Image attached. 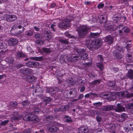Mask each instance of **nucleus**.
I'll list each match as a JSON object with an SVG mask.
<instances>
[{
    "mask_svg": "<svg viewBox=\"0 0 133 133\" xmlns=\"http://www.w3.org/2000/svg\"><path fill=\"white\" fill-rule=\"evenodd\" d=\"M89 28L85 25H82L77 29L78 33V37L80 38H84L87 33Z\"/></svg>",
    "mask_w": 133,
    "mask_h": 133,
    "instance_id": "nucleus-1",
    "label": "nucleus"
},
{
    "mask_svg": "<svg viewBox=\"0 0 133 133\" xmlns=\"http://www.w3.org/2000/svg\"><path fill=\"white\" fill-rule=\"evenodd\" d=\"M102 43L101 39H97L92 41L89 46V49L92 51L97 49L100 46Z\"/></svg>",
    "mask_w": 133,
    "mask_h": 133,
    "instance_id": "nucleus-2",
    "label": "nucleus"
},
{
    "mask_svg": "<svg viewBox=\"0 0 133 133\" xmlns=\"http://www.w3.org/2000/svg\"><path fill=\"white\" fill-rule=\"evenodd\" d=\"M71 23L70 20L65 19L62 20L58 25V27L61 29L65 30L70 27Z\"/></svg>",
    "mask_w": 133,
    "mask_h": 133,
    "instance_id": "nucleus-3",
    "label": "nucleus"
},
{
    "mask_svg": "<svg viewBox=\"0 0 133 133\" xmlns=\"http://www.w3.org/2000/svg\"><path fill=\"white\" fill-rule=\"evenodd\" d=\"M77 94L76 90L74 88H72L65 90L64 92V95L66 98H71L72 97V96H75Z\"/></svg>",
    "mask_w": 133,
    "mask_h": 133,
    "instance_id": "nucleus-4",
    "label": "nucleus"
},
{
    "mask_svg": "<svg viewBox=\"0 0 133 133\" xmlns=\"http://www.w3.org/2000/svg\"><path fill=\"white\" fill-rule=\"evenodd\" d=\"M26 66L30 68H36L39 66V63L35 61H28L25 63Z\"/></svg>",
    "mask_w": 133,
    "mask_h": 133,
    "instance_id": "nucleus-5",
    "label": "nucleus"
},
{
    "mask_svg": "<svg viewBox=\"0 0 133 133\" xmlns=\"http://www.w3.org/2000/svg\"><path fill=\"white\" fill-rule=\"evenodd\" d=\"M116 112H121L125 111V108L122 105L121 103H118L114 109Z\"/></svg>",
    "mask_w": 133,
    "mask_h": 133,
    "instance_id": "nucleus-6",
    "label": "nucleus"
},
{
    "mask_svg": "<svg viewBox=\"0 0 133 133\" xmlns=\"http://www.w3.org/2000/svg\"><path fill=\"white\" fill-rule=\"evenodd\" d=\"M21 72L25 75L28 76L31 72V70L27 68H22L20 69Z\"/></svg>",
    "mask_w": 133,
    "mask_h": 133,
    "instance_id": "nucleus-7",
    "label": "nucleus"
},
{
    "mask_svg": "<svg viewBox=\"0 0 133 133\" xmlns=\"http://www.w3.org/2000/svg\"><path fill=\"white\" fill-rule=\"evenodd\" d=\"M18 41L16 39L11 38L8 40V43L10 46H14L17 44Z\"/></svg>",
    "mask_w": 133,
    "mask_h": 133,
    "instance_id": "nucleus-8",
    "label": "nucleus"
},
{
    "mask_svg": "<svg viewBox=\"0 0 133 133\" xmlns=\"http://www.w3.org/2000/svg\"><path fill=\"white\" fill-rule=\"evenodd\" d=\"M103 26L105 30H109L110 31H113L115 29L114 26H112L111 25L108 23H104Z\"/></svg>",
    "mask_w": 133,
    "mask_h": 133,
    "instance_id": "nucleus-9",
    "label": "nucleus"
},
{
    "mask_svg": "<svg viewBox=\"0 0 133 133\" xmlns=\"http://www.w3.org/2000/svg\"><path fill=\"white\" fill-rule=\"evenodd\" d=\"M47 128V129L51 132H56L59 130L57 127L53 125L48 126Z\"/></svg>",
    "mask_w": 133,
    "mask_h": 133,
    "instance_id": "nucleus-10",
    "label": "nucleus"
},
{
    "mask_svg": "<svg viewBox=\"0 0 133 133\" xmlns=\"http://www.w3.org/2000/svg\"><path fill=\"white\" fill-rule=\"evenodd\" d=\"M17 18V16L15 15H8L6 16V19L7 21L11 22L15 21Z\"/></svg>",
    "mask_w": 133,
    "mask_h": 133,
    "instance_id": "nucleus-11",
    "label": "nucleus"
},
{
    "mask_svg": "<svg viewBox=\"0 0 133 133\" xmlns=\"http://www.w3.org/2000/svg\"><path fill=\"white\" fill-rule=\"evenodd\" d=\"M114 107L113 105H109L103 107L101 108V110L103 111H107L111 110L114 109Z\"/></svg>",
    "mask_w": 133,
    "mask_h": 133,
    "instance_id": "nucleus-12",
    "label": "nucleus"
},
{
    "mask_svg": "<svg viewBox=\"0 0 133 133\" xmlns=\"http://www.w3.org/2000/svg\"><path fill=\"white\" fill-rule=\"evenodd\" d=\"M114 39L113 37L109 36L105 37V41L108 44H111L113 43Z\"/></svg>",
    "mask_w": 133,
    "mask_h": 133,
    "instance_id": "nucleus-13",
    "label": "nucleus"
},
{
    "mask_svg": "<svg viewBox=\"0 0 133 133\" xmlns=\"http://www.w3.org/2000/svg\"><path fill=\"white\" fill-rule=\"evenodd\" d=\"M44 33L45 37L47 38L50 39L51 37V31L47 29H45L44 30Z\"/></svg>",
    "mask_w": 133,
    "mask_h": 133,
    "instance_id": "nucleus-14",
    "label": "nucleus"
},
{
    "mask_svg": "<svg viewBox=\"0 0 133 133\" xmlns=\"http://www.w3.org/2000/svg\"><path fill=\"white\" fill-rule=\"evenodd\" d=\"M79 133H88L89 131L87 128L82 127L79 128Z\"/></svg>",
    "mask_w": 133,
    "mask_h": 133,
    "instance_id": "nucleus-15",
    "label": "nucleus"
},
{
    "mask_svg": "<svg viewBox=\"0 0 133 133\" xmlns=\"http://www.w3.org/2000/svg\"><path fill=\"white\" fill-rule=\"evenodd\" d=\"M69 58L71 59V60L72 59V60L79 59L80 58L79 55L76 54H73L70 55Z\"/></svg>",
    "mask_w": 133,
    "mask_h": 133,
    "instance_id": "nucleus-16",
    "label": "nucleus"
},
{
    "mask_svg": "<svg viewBox=\"0 0 133 133\" xmlns=\"http://www.w3.org/2000/svg\"><path fill=\"white\" fill-rule=\"evenodd\" d=\"M126 77L130 79H133V70L130 69L126 75Z\"/></svg>",
    "mask_w": 133,
    "mask_h": 133,
    "instance_id": "nucleus-17",
    "label": "nucleus"
},
{
    "mask_svg": "<svg viewBox=\"0 0 133 133\" xmlns=\"http://www.w3.org/2000/svg\"><path fill=\"white\" fill-rule=\"evenodd\" d=\"M126 108L127 109H130V113L133 114V103H130L127 105Z\"/></svg>",
    "mask_w": 133,
    "mask_h": 133,
    "instance_id": "nucleus-18",
    "label": "nucleus"
},
{
    "mask_svg": "<svg viewBox=\"0 0 133 133\" xmlns=\"http://www.w3.org/2000/svg\"><path fill=\"white\" fill-rule=\"evenodd\" d=\"M114 54L115 58L118 59H120L122 58V55L117 51H114Z\"/></svg>",
    "mask_w": 133,
    "mask_h": 133,
    "instance_id": "nucleus-19",
    "label": "nucleus"
},
{
    "mask_svg": "<svg viewBox=\"0 0 133 133\" xmlns=\"http://www.w3.org/2000/svg\"><path fill=\"white\" fill-rule=\"evenodd\" d=\"M128 117L127 115L125 113H124L121 115V116L119 118L118 121L119 122H122L124 120V119L127 118Z\"/></svg>",
    "mask_w": 133,
    "mask_h": 133,
    "instance_id": "nucleus-20",
    "label": "nucleus"
},
{
    "mask_svg": "<svg viewBox=\"0 0 133 133\" xmlns=\"http://www.w3.org/2000/svg\"><path fill=\"white\" fill-rule=\"evenodd\" d=\"M100 34V32L98 33H91L89 35V37L90 38H96L99 36Z\"/></svg>",
    "mask_w": 133,
    "mask_h": 133,
    "instance_id": "nucleus-21",
    "label": "nucleus"
},
{
    "mask_svg": "<svg viewBox=\"0 0 133 133\" xmlns=\"http://www.w3.org/2000/svg\"><path fill=\"white\" fill-rule=\"evenodd\" d=\"M123 94L124 96L127 98L133 97V93H129L127 91H125L123 92Z\"/></svg>",
    "mask_w": 133,
    "mask_h": 133,
    "instance_id": "nucleus-22",
    "label": "nucleus"
},
{
    "mask_svg": "<svg viewBox=\"0 0 133 133\" xmlns=\"http://www.w3.org/2000/svg\"><path fill=\"white\" fill-rule=\"evenodd\" d=\"M7 45L6 43L4 42L0 43V49H5L7 48Z\"/></svg>",
    "mask_w": 133,
    "mask_h": 133,
    "instance_id": "nucleus-23",
    "label": "nucleus"
},
{
    "mask_svg": "<svg viewBox=\"0 0 133 133\" xmlns=\"http://www.w3.org/2000/svg\"><path fill=\"white\" fill-rule=\"evenodd\" d=\"M66 81L67 82L70 83V84L73 85L75 84L76 82L72 78H69L66 80Z\"/></svg>",
    "mask_w": 133,
    "mask_h": 133,
    "instance_id": "nucleus-24",
    "label": "nucleus"
},
{
    "mask_svg": "<svg viewBox=\"0 0 133 133\" xmlns=\"http://www.w3.org/2000/svg\"><path fill=\"white\" fill-rule=\"evenodd\" d=\"M88 56V54L86 53H84L82 54L81 55L80 57H79L82 60H84L88 59L87 56Z\"/></svg>",
    "mask_w": 133,
    "mask_h": 133,
    "instance_id": "nucleus-25",
    "label": "nucleus"
},
{
    "mask_svg": "<svg viewBox=\"0 0 133 133\" xmlns=\"http://www.w3.org/2000/svg\"><path fill=\"white\" fill-rule=\"evenodd\" d=\"M116 82L115 81H109L107 83V85L109 87H114L115 85Z\"/></svg>",
    "mask_w": 133,
    "mask_h": 133,
    "instance_id": "nucleus-26",
    "label": "nucleus"
},
{
    "mask_svg": "<svg viewBox=\"0 0 133 133\" xmlns=\"http://www.w3.org/2000/svg\"><path fill=\"white\" fill-rule=\"evenodd\" d=\"M17 56L21 58H23L25 57V54L22 52L18 51L17 53Z\"/></svg>",
    "mask_w": 133,
    "mask_h": 133,
    "instance_id": "nucleus-27",
    "label": "nucleus"
},
{
    "mask_svg": "<svg viewBox=\"0 0 133 133\" xmlns=\"http://www.w3.org/2000/svg\"><path fill=\"white\" fill-rule=\"evenodd\" d=\"M109 99L110 101L115 100L116 98V96L115 95L113 94L111 92H109Z\"/></svg>",
    "mask_w": 133,
    "mask_h": 133,
    "instance_id": "nucleus-28",
    "label": "nucleus"
},
{
    "mask_svg": "<svg viewBox=\"0 0 133 133\" xmlns=\"http://www.w3.org/2000/svg\"><path fill=\"white\" fill-rule=\"evenodd\" d=\"M61 111H64L68 110L69 109V106L65 105L62 106L61 108Z\"/></svg>",
    "mask_w": 133,
    "mask_h": 133,
    "instance_id": "nucleus-29",
    "label": "nucleus"
},
{
    "mask_svg": "<svg viewBox=\"0 0 133 133\" xmlns=\"http://www.w3.org/2000/svg\"><path fill=\"white\" fill-rule=\"evenodd\" d=\"M53 119V118L52 116H46L44 118V122H46L47 121H50V120H52Z\"/></svg>",
    "mask_w": 133,
    "mask_h": 133,
    "instance_id": "nucleus-30",
    "label": "nucleus"
},
{
    "mask_svg": "<svg viewBox=\"0 0 133 133\" xmlns=\"http://www.w3.org/2000/svg\"><path fill=\"white\" fill-rule=\"evenodd\" d=\"M30 121H37V119L36 118L37 116L34 114H32L30 116Z\"/></svg>",
    "mask_w": 133,
    "mask_h": 133,
    "instance_id": "nucleus-31",
    "label": "nucleus"
},
{
    "mask_svg": "<svg viewBox=\"0 0 133 133\" xmlns=\"http://www.w3.org/2000/svg\"><path fill=\"white\" fill-rule=\"evenodd\" d=\"M52 99L50 97H44L43 101L49 103L52 101Z\"/></svg>",
    "mask_w": 133,
    "mask_h": 133,
    "instance_id": "nucleus-32",
    "label": "nucleus"
},
{
    "mask_svg": "<svg viewBox=\"0 0 133 133\" xmlns=\"http://www.w3.org/2000/svg\"><path fill=\"white\" fill-rule=\"evenodd\" d=\"M6 61L9 64H12L13 63V58L11 57H8L6 59Z\"/></svg>",
    "mask_w": 133,
    "mask_h": 133,
    "instance_id": "nucleus-33",
    "label": "nucleus"
},
{
    "mask_svg": "<svg viewBox=\"0 0 133 133\" xmlns=\"http://www.w3.org/2000/svg\"><path fill=\"white\" fill-rule=\"evenodd\" d=\"M126 56V60L127 62L128 63H131L132 62V57L131 55L127 54Z\"/></svg>",
    "mask_w": 133,
    "mask_h": 133,
    "instance_id": "nucleus-34",
    "label": "nucleus"
},
{
    "mask_svg": "<svg viewBox=\"0 0 133 133\" xmlns=\"http://www.w3.org/2000/svg\"><path fill=\"white\" fill-rule=\"evenodd\" d=\"M114 126V124L113 123L107 124L106 125V127L110 130H112Z\"/></svg>",
    "mask_w": 133,
    "mask_h": 133,
    "instance_id": "nucleus-35",
    "label": "nucleus"
},
{
    "mask_svg": "<svg viewBox=\"0 0 133 133\" xmlns=\"http://www.w3.org/2000/svg\"><path fill=\"white\" fill-rule=\"evenodd\" d=\"M59 41L62 43L68 44L69 43L68 40L66 39H59Z\"/></svg>",
    "mask_w": 133,
    "mask_h": 133,
    "instance_id": "nucleus-36",
    "label": "nucleus"
},
{
    "mask_svg": "<svg viewBox=\"0 0 133 133\" xmlns=\"http://www.w3.org/2000/svg\"><path fill=\"white\" fill-rule=\"evenodd\" d=\"M28 80L29 82L33 83L36 81V78L35 76H32L30 77Z\"/></svg>",
    "mask_w": 133,
    "mask_h": 133,
    "instance_id": "nucleus-37",
    "label": "nucleus"
},
{
    "mask_svg": "<svg viewBox=\"0 0 133 133\" xmlns=\"http://www.w3.org/2000/svg\"><path fill=\"white\" fill-rule=\"evenodd\" d=\"M31 59L33 60L37 61H41L43 59L42 57H31Z\"/></svg>",
    "mask_w": 133,
    "mask_h": 133,
    "instance_id": "nucleus-38",
    "label": "nucleus"
},
{
    "mask_svg": "<svg viewBox=\"0 0 133 133\" xmlns=\"http://www.w3.org/2000/svg\"><path fill=\"white\" fill-rule=\"evenodd\" d=\"M22 116H14L11 118V120L12 122L18 120L20 118V117H22Z\"/></svg>",
    "mask_w": 133,
    "mask_h": 133,
    "instance_id": "nucleus-39",
    "label": "nucleus"
},
{
    "mask_svg": "<svg viewBox=\"0 0 133 133\" xmlns=\"http://www.w3.org/2000/svg\"><path fill=\"white\" fill-rule=\"evenodd\" d=\"M5 52L3 51L0 52V62L3 60V58L4 57Z\"/></svg>",
    "mask_w": 133,
    "mask_h": 133,
    "instance_id": "nucleus-40",
    "label": "nucleus"
},
{
    "mask_svg": "<svg viewBox=\"0 0 133 133\" xmlns=\"http://www.w3.org/2000/svg\"><path fill=\"white\" fill-rule=\"evenodd\" d=\"M97 95L96 94L93 93H89V94H87L85 96V98H88L91 95H93L94 96H97Z\"/></svg>",
    "mask_w": 133,
    "mask_h": 133,
    "instance_id": "nucleus-41",
    "label": "nucleus"
},
{
    "mask_svg": "<svg viewBox=\"0 0 133 133\" xmlns=\"http://www.w3.org/2000/svg\"><path fill=\"white\" fill-rule=\"evenodd\" d=\"M42 50L44 52L47 53H50L51 52L50 49L49 48H42Z\"/></svg>",
    "mask_w": 133,
    "mask_h": 133,
    "instance_id": "nucleus-42",
    "label": "nucleus"
},
{
    "mask_svg": "<svg viewBox=\"0 0 133 133\" xmlns=\"http://www.w3.org/2000/svg\"><path fill=\"white\" fill-rule=\"evenodd\" d=\"M102 104V103L101 102H98L94 103L93 105L96 107L98 108L101 107Z\"/></svg>",
    "mask_w": 133,
    "mask_h": 133,
    "instance_id": "nucleus-43",
    "label": "nucleus"
},
{
    "mask_svg": "<svg viewBox=\"0 0 133 133\" xmlns=\"http://www.w3.org/2000/svg\"><path fill=\"white\" fill-rule=\"evenodd\" d=\"M77 51L79 54H80L81 55L84 53H85V50L84 49H79L77 50Z\"/></svg>",
    "mask_w": 133,
    "mask_h": 133,
    "instance_id": "nucleus-44",
    "label": "nucleus"
},
{
    "mask_svg": "<svg viewBox=\"0 0 133 133\" xmlns=\"http://www.w3.org/2000/svg\"><path fill=\"white\" fill-rule=\"evenodd\" d=\"M124 32L126 33H128L130 32V29L128 28L127 27L124 26L123 27V30Z\"/></svg>",
    "mask_w": 133,
    "mask_h": 133,
    "instance_id": "nucleus-45",
    "label": "nucleus"
},
{
    "mask_svg": "<svg viewBox=\"0 0 133 133\" xmlns=\"http://www.w3.org/2000/svg\"><path fill=\"white\" fill-rule=\"evenodd\" d=\"M35 43L39 45H43L44 43V41L42 40H37L35 41Z\"/></svg>",
    "mask_w": 133,
    "mask_h": 133,
    "instance_id": "nucleus-46",
    "label": "nucleus"
},
{
    "mask_svg": "<svg viewBox=\"0 0 133 133\" xmlns=\"http://www.w3.org/2000/svg\"><path fill=\"white\" fill-rule=\"evenodd\" d=\"M100 19V22L101 23H105L107 21L106 18H105L103 16H102Z\"/></svg>",
    "mask_w": 133,
    "mask_h": 133,
    "instance_id": "nucleus-47",
    "label": "nucleus"
},
{
    "mask_svg": "<svg viewBox=\"0 0 133 133\" xmlns=\"http://www.w3.org/2000/svg\"><path fill=\"white\" fill-rule=\"evenodd\" d=\"M10 105L14 107H16L18 105V103L16 101L12 102L10 103Z\"/></svg>",
    "mask_w": 133,
    "mask_h": 133,
    "instance_id": "nucleus-48",
    "label": "nucleus"
},
{
    "mask_svg": "<svg viewBox=\"0 0 133 133\" xmlns=\"http://www.w3.org/2000/svg\"><path fill=\"white\" fill-rule=\"evenodd\" d=\"M54 88H47L46 91L48 92L52 93L54 92Z\"/></svg>",
    "mask_w": 133,
    "mask_h": 133,
    "instance_id": "nucleus-49",
    "label": "nucleus"
},
{
    "mask_svg": "<svg viewBox=\"0 0 133 133\" xmlns=\"http://www.w3.org/2000/svg\"><path fill=\"white\" fill-rule=\"evenodd\" d=\"M65 118H66L65 120V121L67 122H72V120L70 117L68 116H66Z\"/></svg>",
    "mask_w": 133,
    "mask_h": 133,
    "instance_id": "nucleus-50",
    "label": "nucleus"
},
{
    "mask_svg": "<svg viewBox=\"0 0 133 133\" xmlns=\"http://www.w3.org/2000/svg\"><path fill=\"white\" fill-rule=\"evenodd\" d=\"M97 66L101 70H102L103 69V65L102 63H98L97 65Z\"/></svg>",
    "mask_w": 133,
    "mask_h": 133,
    "instance_id": "nucleus-51",
    "label": "nucleus"
},
{
    "mask_svg": "<svg viewBox=\"0 0 133 133\" xmlns=\"http://www.w3.org/2000/svg\"><path fill=\"white\" fill-rule=\"evenodd\" d=\"M30 116L27 115H25L23 117V119L25 121H28L30 120Z\"/></svg>",
    "mask_w": 133,
    "mask_h": 133,
    "instance_id": "nucleus-52",
    "label": "nucleus"
},
{
    "mask_svg": "<svg viewBox=\"0 0 133 133\" xmlns=\"http://www.w3.org/2000/svg\"><path fill=\"white\" fill-rule=\"evenodd\" d=\"M131 47V44H128L125 46V48L127 49V51L129 52L130 50V48Z\"/></svg>",
    "mask_w": 133,
    "mask_h": 133,
    "instance_id": "nucleus-53",
    "label": "nucleus"
},
{
    "mask_svg": "<svg viewBox=\"0 0 133 133\" xmlns=\"http://www.w3.org/2000/svg\"><path fill=\"white\" fill-rule=\"evenodd\" d=\"M92 82L93 84L95 85L97 84L100 83H101V80L98 79L96 80L93 81Z\"/></svg>",
    "mask_w": 133,
    "mask_h": 133,
    "instance_id": "nucleus-54",
    "label": "nucleus"
},
{
    "mask_svg": "<svg viewBox=\"0 0 133 133\" xmlns=\"http://www.w3.org/2000/svg\"><path fill=\"white\" fill-rule=\"evenodd\" d=\"M90 41L89 40H87L86 41V45L89 49V46L90 44Z\"/></svg>",
    "mask_w": 133,
    "mask_h": 133,
    "instance_id": "nucleus-55",
    "label": "nucleus"
},
{
    "mask_svg": "<svg viewBox=\"0 0 133 133\" xmlns=\"http://www.w3.org/2000/svg\"><path fill=\"white\" fill-rule=\"evenodd\" d=\"M40 111V109L38 108H36L34 110V112L35 114H38Z\"/></svg>",
    "mask_w": 133,
    "mask_h": 133,
    "instance_id": "nucleus-56",
    "label": "nucleus"
},
{
    "mask_svg": "<svg viewBox=\"0 0 133 133\" xmlns=\"http://www.w3.org/2000/svg\"><path fill=\"white\" fill-rule=\"evenodd\" d=\"M123 25H120L118 26L115 29L116 30L119 29H122V30H123Z\"/></svg>",
    "mask_w": 133,
    "mask_h": 133,
    "instance_id": "nucleus-57",
    "label": "nucleus"
},
{
    "mask_svg": "<svg viewBox=\"0 0 133 133\" xmlns=\"http://www.w3.org/2000/svg\"><path fill=\"white\" fill-rule=\"evenodd\" d=\"M97 58L101 62L103 61V58L101 55H98L97 56Z\"/></svg>",
    "mask_w": 133,
    "mask_h": 133,
    "instance_id": "nucleus-58",
    "label": "nucleus"
},
{
    "mask_svg": "<svg viewBox=\"0 0 133 133\" xmlns=\"http://www.w3.org/2000/svg\"><path fill=\"white\" fill-rule=\"evenodd\" d=\"M9 122V120H6L2 121L1 122V125H4L7 124Z\"/></svg>",
    "mask_w": 133,
    "mask_h": 133,
    "instance_id": "nucleus-59",
    "label": "nucleus"
},
{
    "mask_svg": "<svg viewBox=\"0 0 133 133\" xmlns=\"http://www.w3.org/2000/svg\"><path fill=\"white\" fill-rule=\"evenodd\" d=\"M97 121L98 122H100L102 120L101 118L99 116H97L96 117Z\"/></svg>",
    "mask_w": 133,
    "mask_h": 133,
    "instance_id": "nucleus-60",
    "label": "nucleus"
},
{
    "mask_svg": "<svg viewBox=\"0 0 133 133\" xmlns=\"http://www.w3.org/2000/svg\"><path fill=\"white\" fill-rule=\"evenodd\" d=\"M23 133H31L30 129H25L23 132Z\"/></svg>",
    "mask_w": 133,
    "mask_h": 133,
    "instance_id": "nucleus-61",
    "label": "nucleus"
},
{
    "mask_svg": "<svg viewBox=\"0 0 133 133\" xmlns=\"http://www.w3.org/2000/svg\"><path fill=\"white\" fill-rule=\"evenodd\" d=\"M104 6V4H100L98 5L97 7L98 9H100L102 8Z\"/></svg>",
    "mask_w": 133,
    "mask_h": 133,
    "instance_id": "nucleus-62",
    "label": "nucleus"
},
{
    "mask_svg": "<svg viewBox=\"0 0 133 133\" xmlns=\"http://www.w3.org/2000/svg\"><path fill=\"white\" fill-rule=\"evenodd\" d=\"M66 59L68 60V59L67 58H64L63 59H62L60 60V61L61 63H65L66 62Z\"/></svg>",
    "mask_w": 133,
    "mask_h": 133,
    "instance_id": "nucleus-63",
    "label": "nucleus"
},
{
    "mask_svg": "<svg viewBox=\"0 0 133 133\" xmlns=\"http://www.w3.org/2000/svg\"><path fill=\"white\" fill-rule=\"evenodd\" d=\"M33 34V32L31 31H29L27 34V35L28 36H31Z\"/></svg>",
    "mask_w": 133,
    "mask_h": 133,
    "instance_id": "nucleus-64",
    "label": "nucleus"
}]
</instances>
